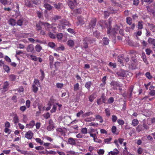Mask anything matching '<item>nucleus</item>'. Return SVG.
I'll use <instances>...</instances> for the list:
<instances>
[{"mask_svg": "<svg viewBox=\"0 0 155 155\" xmlns=\"http://www.w3.org/2000/svg\"><path fill=\"white\" fill-rule=\"evenodd\" d=\"M144 130H147L149 129V127L146 124L144 120L143 121V125H142Z\"/></svg>", "mask_w": 155, "mask_h": 155, "instance_id": "72a5a7b5", "label": "nucleus"}, {"mask_svg": "<svg viewBox=\"0 0 155 155\" xmlns=\"http://www.w3.org/2000/svg\"><path fill=\"white\" fill-rule=\"evenodd\" d=\"M143 23L142 21H138V29L141 30L143 28Z\"/></svg>", "mask_w": 155, "mask_h": 155, "instance_id": "4be33fe9", "label": "nucleus"}, {"mask_svg": "<svg viewBox=\"0 0 155 155\" xmlns=\"http://www.w3.org/2000/svg\"><path fill=\"white\" fill-rule=\"evenodd\" d=\"M26 55L27 57H28L30 56L31 58V59L32 60L35 61H36L38 60V58H37L36 56L33 54H26Z\"/></svg>", "mask_w": 155, "mask_h": 155, "instance_id": "f3484780", "label": "nucleus"}, {"mask_svg": "<svg viewBox=\"0 0 155 155\" xmlns=\"http://www.w3.org/2000/svg\"><path fill=\"white\" fill-rule=\"evenodd\" d=\"M117 122L120 125H122L124 123V121L123 120L118 119L117 120Z\"/></svg>", "mask_w": 155, "mask_h": 155, "instance_id": "6e6d98bb", "label": "nucleus"}, {"mask_svg": "<svg viewBox=\"0 0 155 155\" xmlns=\"http://www.w3.org/2000/svg\"><path fill=\"white\" fill-rule=\"evenodd\" d=\"M106 101V98L104 95H102L101 98L97 99V104L100 105L103 103H105Z\"/></svg>", "mask_w": 155, "mask_h": 155, "instance_id": "7ed1b4c3", "label": "nucleus"}, {"mask_svg": "<svg viewBox=\"0 0 155 155\" xmlns=\"http://www.w3.org/2000/svg\"><path fill=\"white\" fill-rule=\"evenodd\" d=\"M81 132L83 134H86L87 133V128L85 127L82 128L81 129Z\"/></svg>", "mask_w": 155, "mask_h": 155, "instance_id": "ea45409f", "label": "nucleus"}, {"mask_svg": "<svg viewBox=\"0 0 155 155\" xmlns=\"http://www.w3.org/2000/svg\"><path fill=\"white\" fill-rule=\"evenodd\" d=\"M83 94L84 93L81 91L78 93L76 95V101L78 102L80 99L81 97L82 96Z\"/></svg>", "mask_w": 155, "mask_h": 155, "instance_id": "1a4fd4ad", "label": "nucleus"}, {"mask_svg": "<svg viewBox=\"0 0 155 155\" xmlns=\"http://www.w3.org/2000/svg\"><path fill=\"white\" fill-rule=\"evenodd\" d=\"M96 20L95 18H94L91 20L89 25V27L91 28H93L95 26L96 24Z\"/></svg>", "mask_w": 155, "mask_h": 155, "instance_id": "9b49d317", "label": "nucleus"}, {"mask_svg": "<svg viewBox=\"0 0 155 155\" xmlns=\"http://www.w3.org/2000/svg\"><path fill=\"white\" fill-rule=\"evenodd\" d=\"M9 24L12 26H14L16 24L15 20L13 18H11L9 21Z\"/></svg>", "mask_w": 155, "mask_h": 155, "instance_id": "473e14b6", "label": "nucleus"}, {"mask_svg": "<svg viewBox=\"0 0 155 155\" xmlns=\"http://www.w3.org/2000/svg\"><path fill=\"white\" fill-rule=\"evenodd\" d=\"M148 42L149 43L155 46V39L152 38L150 37L148 38Z\"/></svg>", "mask_w": 155, "mask_h": 155, "instance_id": "6ab92c4d", "label": "nucleus"}, {"mask_svg": "<svg viewBox=\"0 0 155 155\" xmlns=\"http://www.w3.org/2000/svg\"><path fill=\"white\" fill-rule=\"evenodd\" d=\"M124 59L123 55L122 54H120L119 55L118 57V61L120 62V63L123 62Z\"/></svg>", "mask_w": 155, "mask_h": 155, "instance_id": "c756f323", "label": "nucleus"}, {"mask_svg": "<svg viewBox=\"0 0 155 155\" xmlns=\"http://www.w3.org/2000/svg\"><path fill=\"white\" fill-rule=\"evenodd\" d=\"M33 136V134L31 131H29L25 135V137L28 139H31Z\"/></svg>", "mask_w": 155, "mask_h": 155, "instance_id": "9d476101", "label": "nucleus"}, {"mask_svg": "<svg viewBox=\"0 0 155 155\" xmlns=\"http://www.w3.org/2000/svg\"><path fill=\"white\" fill-rule=\"evenodd\" d=\"M23 20L22 19H21L18 20L17 22V24L18 25L20 26L22 25Z\"/></svg>", "mask_w": 155, "mask_h": 155, "instance_id": "603ef678", "label": "nucleus"}, {"mask_svg": "<svg viewBox=\"0 0 155 155\" xmlns=\"http://www.w3.org/2000/svg\"><path fill=\"white\" fill-rule=\"evenodd\" d=\"M142 34V31L141 30H139L137 32H136L134 34L136 37L138 36H140Z\"/></svg>", "mask_w": 155, "mask_h": 155, "instance_id": "4d7b16f0", "label": "nucleus"}, {"mask_svg": "<svg viewBox=\"0 0 155 155\" xmlns=\"http://www.w3.org/2000/svg\"><path fill=\"white\" fill-rule=\"evenodd\" d=\"M93 114V113L91 112H89L85 113L83 115V117H86L89 116L90 115Z\"/></svg>", "mask_w": 155, "mask_h": 155, "instance_id": "09e8293b", "label": "nucleus"}, {"mask_svg": "<svg viewBox=\"0 0 155 155\" xmlns=\"http://www.w3.org/2000/svg\"><path fill=\"white\" fill-rule=\"evenodd\" d=\"M110 85L111 86H113V88L114 90H117L118 87H120V83L115 81H112L110 83Z\"/></svg>", "mask_w": 155, "mask_h": 155, "instance_id": "20e7f679", "label": "nucleus"}, {"mask_svg": "<svg viewBox=\"0 0 155 155\" xmlns=\"http://www.w3.org/2000/svg\"><path fill=\"white\" fill-rule=\"evenodd\" d=\"M33 84H35V85H37V86H40V84L39 83V81L37 79L35 78L34 79V81Z\"/></svg>", "mask_w": 155, "mask_h": 155, "instance_id": "4c0bfd02", "label": "nucleus"}, {"mask_svg": "<svg viewBox=\"0 0 155 155\" xmlns=\"http://www.w3.org/2000/svg\"><path fill=\"white\" fill-rule=\"evenodd\" d=\"M92 84V82L91 81H88L86 83L85 85V87L88 90H89Z\"/></svg>", "mask_w": 155, "mask_h": 155, "instance_id": "b1692460", "label": "nucleus"}, {"mask_svg": "<svg viewBox=\"0 0 155 155\" xmlns=\"http://www.w3.org/2000/svg\"><path fill=\"white\" fill-rule=\"evenodd\" d=\"M95 120V118L93 117L87 118L85 119V121L87 122L94 121Z\"/></svg>", "mask_w": 155, "mask_h": 155, "instance_id": "5fc2aeb1", "label": "nucleus"}, {"mask_svg": "<svg viewBox=\"0 0 155 155\" xmlns=\"http://www.w3.org/2000/svg\"><path fill=\"white\" fill-rule=\"evenodd\" d=\"M68 5L71 9H73L74 7V2L70 0H68Z\"/></svg>", "mask_w": 155, "mask_h": 155, "instance_id": "a878e982", "label": "nucleus"}, {"mask_svg": "<svg viewBox=\"0 0 155 155\" xmlns=\"http://www.w3.org/2000/svg\"><path fill=\"white\" fill-rule=\"evenodd\" d=\"M112 19L110 18L109 19V27L107 28V33L110 35H115L117 33V31L118 30V27L117 26L115 28H112L111 24Z\"/></svg>", "mask_w": 155, "mask_h": 155, "instance_id": "f257e3e1", "label": "nucleus"}, {"mask_svg": "<svg viewBox=\"0 0 155 155\" xmlns=\"http://www.w3.org/2000/svg\"><path fill=\"white\" fill-rule=\"evenodd\" d=\"M79 84L77 83L75 84L74 85V91H78L79 89Z\"/></svg>", "mask_w": 155, "mask_h": 155, "instance_id": "864d4df0", "label": "nucleus"}, {"mask_svg": "<svg viewBox=\"0 0 155 155\" xmlns=\"http://www.w3.org/2000/svg\"><path fill=\"white\" fill-rule=\"evenodd\" d=\"M36 51L38 52H40L42 49V48L39 45H37L35 46Z\"/></svg>", "mask_w": 155, "mask_h": 155, "instance_id": "bb28decb", "label": "nucleus"}, {"mask_svg": "<svg viewBox=\"0 0 155 155\" xmlns=\"http://www.w3.org/2000/svg\"><path fill=\"white\" fill-rule=\"evenodd\" d=\"M40 23L42 25L44 26L45 28L46 29L51 27V25L48 22H43L40 21Z\"/></svg>", "mask_w": 155, "mask_h": 155, "instance_id": "4468645a", "label": "nucleus"}, {"mask_svg": "<svg viewBox=\"0 0 155 155\" xmlns=\"http://www.w3.org/2000/svg\"><path fill=\"white\" fill-rule=\"evenodd\" d=\"M124 155H134V154H132L129 152H128L127 150H123Z\"/></svg>", "mask_w": 155, "mask_h": 155, "instance_id": "bf43d9fd", "label": "nucleus"}, {"mask_svg": "<svg viewBox=\"0 0 155 155\" xmlns=\"http://www.w3.org/2000/svg\"><path fill=\"white\" fill-rule=\"evenodd\" d=\"M13 120L14 123L15 124H17L19 122V120L18 119V116L16 114H15L14 115Z\"/></svg>", "mask_w": 155, "mask_h": 155, "instance_id": "393cba45", "label": "nucleus"}, {"mask_svg": "<svg viewBox=\"0 0 155 155\" xmlns=\"http://www.w3.org/2000/svg\"><path fill=\"white\" fill-rule=\"evenodd\" d=\"M37 85H35V84H32V90L35 93H36L38 90V88Z\"/></svg>", "mask_w": 155, "mask_h": 155, "instance_id": "5701e85b", "label": "nucleus"}, {"mask_svg": "<svg viewBox=\"0 0 155 155\" xmlns=\"http://www.w3.org/2000/svg\"><path fill=\"white\" fill-rule=\"evenodd\" d=\"M108 22H109V20H108ZM99 25L102 29L105 27L108 28L109 27V24H108L106 21H105L102 20L100 21L99 23Z\"/></svg>", "mask_w": 155, "mask_h": 155, "instance_id": "39448f33", "label": "nucleus"}, {"mask_svg": "<svg viewBox=\"0 0 155 155\" xmlns=\"http://www.w3.org/2000/svg\"><path fill=\"white\" fill-rule=\"evenodd\" d=\"M126 20H127V24H129V25H130L132 23V20L131 19V18L130 17H127L126 18Z\"/></svg>", "mask_w": 155, "mask_h": 155, "instance_id": "a18cd8bd", "label": "nucleus"}, {"mask_svg": "<svg viewBox=\"0 0 155 155\" xmlns=\"http://www.w3.org/2000/svg\"><path fill=\"white\" fill-rule=\"evenodd\" d=\"M4 69L5 71L7 72H8L10 71V68L7 65H5L3 66Z\"/></svg>", "mask_w": 155, "mask_h": 155, "instance_id": "8fccbe9b", "label": "nucleus"}, {"mask_svg": "<svg viewBox=\"0 0 155 155\" xmlns=\"http://www.w3.org/2000/svg\"><path fill=\"white\" fill-rule=\"evenodd\" d=\"M26 50L28 52L33 53L35 52L34 45L32 44H30L26 48Z\"/></svg>", "mask_w": 155, "mask_h": 155, "instance_id": "423d86ee", "label": "nucleus"}, {"mask_svg": "<svg viewBox=\"0 0 155 155\" xmlns=\"http://www.w3.org/2000/svg\"><path fill=\"white\" fill-rule=\"evenodd\" d=\"M148 25L150 27V30L153 32L155 31V25L153 24L148 23Z\"/></svg>", "mask_w": 155, "mask_h": 155, "instance_id": "c85d7f7f", "label": "nucleus"}, {"mask_svg": "<svg viewBox=\"0 0 155 155\" xmlns=\"http://www.w3.org/2000/svg\"><path fill=\"white\" fill-rule=\"evenodd\" d=\"M54 125H49L47 127V129L48 131H50L52 130L54 128Z\"/></svg>", "mask_w": 155, "mask_h": 155, "instance_id": "052dcab7", "label": "nucleus"}, {"mask_svg": "<svg viewBox=\"0 0 155 155\" xmlns=\"http://www.w3.org/2000/svg\"><path fill=\"white\" fill-rule=\"evenodd\" d=\"M0 2L4 5H5L7 4L8 1L7 0H0Z\"/></svg>", "mask_w": 155, "mask_h": 155, "instance_id": "69168bd1", "label": "nucleus"}, {"mask_svg": "<svg viewBox=\"0 0 155 155\" xmlns=\"http://www.w3.org/2000/svg\"><path fill=\"white\" fill-rule=\"evenodd\" d=\"M62 4L61 3H55L54 4L55 8L58 9H59L60 8Z\"/></svg>", "mask_w": 155, "mask_h": 155, "instance_id": "58836bf2", "label": "nucleus"}, {"mask_svg": "<svg viewBox=\"0 0 155 155\" xmlns=\"http://www.w3.org/2000/svg\"><path fill=\"white\" fill-rule=\"evenodd\" d=\"M35 140L37 142L40 143L41 145H43V142L40 138H36Z\"/></svg>", "mask_w": 155, "mask_h": 155, "instance_id": "13d9d810", "label": "nucleus"}, {"mask_svg": "<svg viewBox=\"0 0 155 155\" xmlns=\"http://www.w3.org/2000/svg\"><path fill=\"white\" fill-rule=\"evenodd\" d=\"M48 36L49 37L52 38V39H54L56 37L54 34H53L51 32H50L48 34Z\"/></svg>", "mask_w": 155, "mask_h": 155, "instance_id": "de8ad7c7", "label": "nucleus"}, {"mask_svg": "<svg viewBox=\"0 0 155 155\" xmlns=\"http://www.w3.org/2000/svg\"><path fill=\"white\" fill-rule=\"evenodd\" d=\"M127 72L126 71L121 69L117 71L116 74L118 76L120 77L119 78H121L125 77Z\"/></svg>", "mask_w": 155, "mask_h": 155, "instance_id": "f03ea898", "label": "nucleus"}, {"mask_svg": "<svg viewBox=\"0 0 155 155\" xmlns=\"http://www.w3.org/2000/svg\"><path fill=\"white\" fill-rule=\"evenodd\" d=\"M68 142L69 144L71 145H74L76 144L75 140L74 139L71 137L68 138Z\"/></svg>", "mask_w": 155, "mask_h": 155, "instance_id": "dca6fc26", "label": "nucleus"}, {"mask_svg": "<svg viewBox=\"0 0 155 155\" xmlns=\"http://www.w3.org/2000/svg\"><path fill=\"white\" fill-rule=\"evenodd\" d=\"M32 4H33L31 2V0L27 1L26 3V6H27L29 7H33V5Z\"/></svg>", "mask_w": 155, "mask_h": 155, "instance_id": "c9c22d12", "label": "nucleus"}, {"mask_svg": "<svg viewBox=\"0 0 155 155\" xmlns=\"http://www.w3.org/2000/svg\"><path fill=\"white\" fill-rule=\"evenodd\" d=\"M63 37V35L61 33H59L57 35V37L59 40H61Z\"/></svg>", "mask_w": 155, "mask_h": 155, "instance_id": "3c124183", "label": "nucleus"}, {"mask_svg": "<svg viewBox=\"0 0 155 155\" xmlns=\"http://www.w3.org/2000/svg\"><path fill=\"white\" fill-rule=\"evenodd\" d=\"M117 119V117L116 115H113L112 116V120L113 122H116Z\"/></svg>", "mask_w": 155, "mask_h": 155, "instance_id": "e2e57ef3", "label": "nucleus"}, {"mask_svg": "<svg viewBox=\"0 0 155 155\" xmlns=\"http://www.w3.org/2000/svg\"><path fill=\"white\" fill-rule=\"evenodd\" d=\"M10 80L12 81L15 80L16 78V76L14 74H11L9 75Z\"/></svg>", "mask_w": 155, "mask_h": 155, "instance_id": "c03bdc74", "label": "nucleus"}, {"mask_svg": "<svg viewBox=\"0 0 155 155\" xmlns=\"http://www.w3.org/2000/svg\"><path fill=\"white\" fill-rule=\"evenodd\" d=\"M143 61L146 64H148V62L147 60V58L145 56V55L144 54V55L143 54Z\"/></svg>", "mask_w": 155, "mask_h": 155, "instance_id": "680f3d73", "label": "nucleus"}, {"mask_svg": "<svg viewBox=\"0 0 155 155\" xmlns=\"http://www.w3.org/2000/svg\"><path fill=\"white\" fill-rule=\"evenodd\" d=\"M97 97L96 95V92H94L89 97V101L91 102H92L94 99Z\"/></svg>", "mask_w": 155, "mask_h": 155, "instance_id": "ddd939ff", "label": "nucleus"}, {"mask_svg": "<svg viewBox=\"0 0 155 155\" xmlns=\"http://www.w3.org/2000/svg\"><path fill=\"white\" fill-rule=\"evenodd\" d=\"M143 151V149L140 147H139L137 151V152L139 155H140L142 153Z\"/></svg>", "mask_w": 155, "mask_h": 155, "instance_id": "49530a36", "label": "nucleus"}, {"mask_svg": "<svg viewBox=\"0 0 155 155\" xmlns=\"http://www.w3.org/2000/svg\"><path fill=\"white\" fill-rule=\"evenodd\" d=\"M48 45L50 47L53 48L54 47L55 44L53 42H50L48 43Z\"/></svg>", "mask_w": 155, "mask_h": 155, "instance_id": "774afa93", "label": "nucleus"}, {"mask_svg": "<svg viewBox=\"0 0 155 155\" xmlns=\"http://www.w3.org/2000/svg\"><path fill=\"white\" fill-rule=\"evenodd\" d=\"M83 41L87 43L88 42L90 43H93L95 41V40L90 37H86L84 38L83 39Z\"/></svg>", "mask_w": 155, "mask_h": 155, "instance_id": "6e6552de", "label": "nucleus"}, {"mask_svg": "<svg viewBox=\"0 0 155 155\" xmlns=\"http://www.w3.org/2000/svg\"><path fill=\"white\" fill-rule=\"evenodd\" d=\"M35 125V122L34 120H32L30 121L29 124H26V127L29 128H32Z\"/></svg>", "mask_w": 155, "mask_h": 155, "instance_id": "f8f14e48", "label": "nucleus"}, {"mask_svg": "<svg viewBox=\"0 0 155 155\" xmlns=\"http://www.w3.org/2000/svg\"><path fill=\"white\" fill-rule=\"evenodd\" d=\"M74 41L72 40H69L67 41L68 45L71 48L74 47Z\"/></svg>", "mask_w": 155, "mask_h": 155, "instance_id": "a211bd4d", "label": "nucleus"}, {"mask_svg": "<svg viewBox=\"0 0 155 155\" xmlns=\"http://www.w3.org/2000/svg\"><path fill=\"white\" fill-rule=\"evenodd\" d=\"M61 17L59 15H54L52 18V20L54 21L61 19Z\"/></svg>", "mask_w": 155, "mask_h": 155, "instance_id": "a19ab883", "label": "nucleus"}, {"mask_svg": "<svg viewBox=\"0 0 155 155\" xmlns=\"http://www.w3.org/2000/svg\"><path fill=\"white\" fill-rule=\"evenodd\" d=\"M9 82L7 81H5L3 83V90L2 91L3 92H5L8 90L9 87Z\"/></svg>", "mask_w": 155, "mask_h": 155, "instance_id": "0eeeda50", "label": "nucleus"}, {"mask_svg": "<svg viewBox=\"0 0 155 155\" xmlns=\"http://www.w3.org/2000/svg\"><path fill=\"white\" fill-rule=\"evenodd\" d=\"M111 139L112 138L111 137H109L108 138L105 139L104 141L105 143H108L111 140Z\"/></svg>", "mask_w": 155, "mask_h": 155, "instance_id": "0e129e2a", "label": "nucleus"}, {"mask_svg": "<svg viewBox=\"0 0 155 155\" xmlns=\"http://www.w3.org/2000/svg\"><path fill=\"white\" fill-rule=\"evenodd\" d=\"M62 23L63 25H68L69 26L70 25V24L69 23L68 21L65 19H63L62 20Z\"/></svg>", "mask_w": 155, "mask_h": 155, "instance_id": "e433bc0d", "label": "nucleus"}, {"mask_svg": "<svg viewBox=\"0 0 155 155\" xmlns=\"http://www.w3.org/2000/svg\"><path fill=\"white\" fill-rule=\"evenodd\" d=\"M139 122L138 120L137 119H134L132 121V124L134 127L136 126L138 124Z\"/></svg>", "mask_w": 155, "mask_h": 155, "instance_id": "f704fd0d", "label": "nucleus"}, {"mask_svg": "<svg viewBox=\"0 0 155 155\" xmlns=\"http://www.w3.org/2000/svg\"><path fill=\"white\" fill-rule=\"evenodd\" d=\"M119 153V151L117 149H114L113 151H111L109 152V153L112 155H117Z\"/></svg>", "mask_w": 155, "mask_h": 155, "instance_id": "2eb2a0df", "label": "nucleus"}, {"mask_svg": "<svg viewBox=\"0 0 155 155\" xmlns=\"http://www.w3.org/2000/svg\"><path fill=\"white\" fill-rule=\"evenodd\" d=\"M40 21H40L38 23L36 24L37 30L38 31L41 30L42 29V27L41 26V25H42L40 23Z\"/></svg>", "mask_w": 155, "mask_h": 155, "instance_id": "2f4dec72", "label": "nucleus"}, {"mask_svg": "<svg viewBox=\"0 0 155 155\" xmlns=\"http://www.w3.org/2000/svg\"><path fill=\"white\" fill-rule=\"evenodd\" d=\"M146 52L147 54L149 55L153 51L150 49L147 48L146 50Z\"/></svg>", "mask_w": 155, "mask_h": 155, "instance_id": "338daca9", "label": "nucleus"}, {"mask_svg": "<svg viewBox=\"0 0 155 155\" xmlns=\"http://www.w3.org/2000/svg\"><path fill=\"white\" fill-rule=\"evenodd\" d=\"M44 6L46 9L48 10L52 9L53 8L50 5L47 3H45Z\"/></svg>", "mask_w": 155, "mask_h": 155, "instance_id": "aec40b11", "label": "nucleus"}, {"mask_svg": "<svg viewBox=\"0 0 155 155\" xmlns=\"http://www.w3.org/2000/svg\"><path fill=\"white\" fill-rule=\"evenodd\" d=\"M95 118L97 120H100V123H102L104 121L102 117L99 115H96Z\"/></svg>", "mask_w": 155, "mask_h": 155, "instance_id": "7c9ffc66", "label": "nucleus"}, {"mask_svg": "<svg viewBox=\"0 0 155 155\" xmlns=\"http://www.w3.org/2000/svg\"><path fill=\"white\" fill-rule=\"evenodd\" d=\"M89 133L90 134V136L93 138L94 141L95 142H96V141L95 140V139H96L97 138L96 134H95L91 133V132H89Z\"/></svg>", "mask_w": 155, "mask_h": 155, "instance_id": "79ce46f5", "label": "nucleus"}, {"mask_svg": "<svg viewBox=\"0 0 155 155\" xmlns=\"http://www.w3.org/2000/svg\"><path fill=\"white\" fill-rule=\"evenodd\" d=\"M145 76L148 79H151L153 78L152 76L149 72H147L145 74Z\"/></svg>", "mask_w": 155, "mask_h": 155, "instance_id": "37998d69", "label": "nucleus"}, {"mask_svg": "<svg viewBox=\"0 0 155 155\" xmlns=\"http://www.w3.org/2000/svg\"><path fill=\"white\" fill-rule=\"evenodd\" d=\"M137 131L138 132L140 131L143 130L144 128H143V126L141 125H139L136 128Z\"/></svg>", "mask_w": 155, "mask_h": 155, "instance_id": "412c9836", "label": "nucleus"}, {"mask_svg": "<svg viewBox=\"0 0 155 155\" xmlns=\"http://www.w3.org/2000/svg\"><path fill=\"white\" fill-rule=\"evenodd\" d=\"M103 40L104 45H107L109 44V40L107 38L104 37L103 39Z\"/></svg>", "mask_w": 155, "mask_h": 155, "instance_id": "cd10ccee", "label": "nucleus"}]
</instances>
